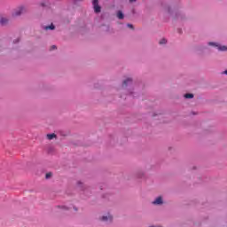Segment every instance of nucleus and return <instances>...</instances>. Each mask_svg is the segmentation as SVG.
<instances>
[{
  "label": "nucleus",
  "mask_w": 227,
  "mask_h": 227,
  "mask_svg": "<svg viewBox=\"0 0 227 227\" xmlns=\"http://www.w3.org/2000/svg\"><path fill=\"white\" fill-rule=\"evenodd\" d=\"M132 83V79L128 78L123 82V86H128V84H131Z\"/></svg>",
  "instance_id": "20e7f679"
},
{
  "label": "nucleus",
  "mask_w": 227,
  "mask_h": 227,
  "mask_svg": "<svg viewBox=\"0 0 227 227\" xmlns=\"http://www.w3.org/2000/svg\"><path fill=\"white\" fill-rule=\"evenodd\" d=\"M44 29H45L46 31H48V29L52 30V29H55V27H54L53 24H51V25H50V26H46V27H44Z\"/></svg>",
  "instance_id": "6e6552de"
},
{
  "label": "nucleus",
  "mask_w": 227,
  "mask_h": 227,
  "mask_svg": "<svg viewBox=\"0 0 227 227\" xmlns=\"http://www.w3.org/2000/svg\"><path fill=\"white\" fill-rule=\"evenodd\" d=\"M225 75H227V70L224 71Z\"/></svg>",
  "instance_id": "a211bd4d"
},
{
  "label": "nucleus",
  "mask_w": 227,
  "mask_h": 227,
  "mask_svg": "<svg viewBox=\"0 0 227 227\" xmlns=\"http://www.w3.org/2000/svg\"><path fill=\"white\" fill-rule=\"evenodd\" d=\"M51 176H52V173H51V172L47 173L46 176H45V177L47 179L51 178Z\"/></svg>",
  "instance_id": "9b49d317"
},
{
  "label": "nucleus",
  "mask_w": 227,
  "mask_h": 227,
  "mask_svg": "<svg viewBox=\"0 0 227 227\" xmlns=\"http://www.w3.org/2000/svg\"><path fill=\"white\" fill-rule=\"evenodd\" d=\"M117 17H118V19H120V20H121V19H123V12H121V11H118V12H117Z\"/></svg>",
  "instance_id": "0eeeda50"
},
{
  "label": "nucleus",
  "mask_w": 227,
  "mask_h": 227,
  "mask_svg": "<svg viewBox=\"0 0 227 227\" xmlns=\"http://www.w3.org/2000/svg\"><path fill=\"white\" fill-rule=\"evenodd\" d=\"M153 205H162V197H158L156 200L153 202Z\"/></svg>",
  "instance_id": "7ed1b4c3"
},
{
  "label": "nucleus",
  "mask_w": 227,
  "mask_h": 227,
  "mask_svg": "<svg viewBox=\"0 0 227 227\" xmlns=\"http://www.w3.org/2000/svg\"><path fill=\"white\" fill-rule=\"evenodd\" d=\"M56 138V134L52 133V134H48L47 135V139H49L50 141Z\"/></svg>",
  "instance_id": "423d86ee"
},
{
  "label": "nucleus",
  "mask_w": 227,
  "mask_h": 227,
  "mask_svg": "<svg viewBox=\"0 0 227 227\" xmlns=\"http://www.w3.org/2000/svg\"><path fill=\"white\" fill-rule=\"evenodd\" d=\"M92 4H93L95 13H100L102 8L98 4V0H93Z\"/></svg>",
  "instance_id": "f257e3e1"
},
{
  "label": "nucleus",
  "mask_w": 227,
  "mask_h": 227,
  "mask_svg": "<svg viewBox=\"0 0 227 227\" xmlns=\"http://www.w3.org/2000/svg\"><path fill=\"white\" fill-rule=\"evenodd\" d=\"M101 221L104 223H111L113 221V216L108 215L107 216H102Z\"/></svg>",
  "instance_id": "f03ea898"
},
{
  "label": "nucleus",
  "mask_w": 227,
  "mask_h": 227,
  "mask_svg": "<svg viewBox=\"0 0 227 227\" xmlns=\"http://www.w3.org/2000/svg\"><path fill=\"white\" fill-rule=\"evenodd\" d=\"M54 49H56V45H52L51 51H54Z\"/></svg>",
  "instance_id": "2eb2a0df"
},
{
  "label": "nucleus",
  "mask_w": 227,
  "mask_h": 227,
  "mask_svg": "<svg viewBox=\"0 0 227 227\" xmlns=\"http://www.w3.org/2000/svg\"><path fill=\"white\" fill-rule=\"evenodd\" d=\"M164 43H166V39H161L160 41V45H164Z\"/></svg>",
  "instance_id": "ddd939ff"
},
{
  "label": "nucleus",
  "mask_w": 227,
  "mask_h": 227,
  "mask_svg": "<svg viewBox=\"0 0 227 227\" xmlns=\"http://www.w3.org/2000/svg\"><path fill=\"white\" fill-rule=\"evenodd\" d=\"M219 51H227V47L226 46H220L218 47Z\"/></svg>",
  "instance_id": "9d476101"
},
{
  "label": "nucleus",
  "mask_w": 227,
  "mask_h": 227,
  "mask_svg": "<svg viewBox=\"0 0 227 227\" xmlns=\"http://www.w3.org/2000/svg\"><path fill=\"white\" fill-rule=\"evenodd\" d=\"M22 13V9H20L19 11H17L16 12H15V15L17 16V15H20Z\"/></svg>",
  "instance_id": "f8f14e48"
},
{
  "label": "nucleus",
  "mask_w": 227,
  "mask_h": 227,
  "mask_svg": "<svg viewBox=\"0 0 227 227\" xmlns=\"http://www.w3.org/2000/svg\"><path fill=\"white\" fill-rule=\"evenodd\" d=\"M0 22H1L2 26H6V24H8V19L2 18Z\"/></svg>",
  "instance_id": "39448f33"
},
{
  "label": "nucleus",
  "mask_w": 227,
  "mask_h": 227,
  "mask_svg": "<svg viewBox=\"0 0 227 227\" xmlns=\"http://www.w3.org/2000/svg\"><path fill=\"white\" fill-rule=\"evenodd\" d=\"M127 26L129 27V29H134V26L132 24H128Z\"/></svg>",
  "instance_id": "4468645a"
},
{
  "label": "nucleus",
  "mask_w": 227,
  "mask_h": 227,
  "mask_svg": "<svg viewBox=\"0 0 227 227\" xmlns=\"http://www.w3.org/2000/svg\"><path fill=\"white\" fill-rule=\"evenodd\" d=\"M184 98H194V95L191 93H187L184 95Z\"/></svg>",
  "instance_id": "1a4fd4ad"
},
{
  "label": "nucleus",
  "mask_w": 227,
  "mask_h": 227,
  "mask_svg": "<svg viewBox=\"0 0 227 227\" xmlns=\"http://www.w3.org/2000/svg\"><path fill=\"white\" fill-rule=\"evenodd\" d=\"M208 45H215V43H208Z\"/></svg>",
  "instance_id": "dca6fc26"
},
{
  "label": "nucleus",
  "mask_w": 227,
  "mask_h": 227,
  "mask_svg": "<svg viewBox=\"0 0 227 227\" xmlns=\"http://www.w3.org/2000/svg\"><path fill=\"white\" fill-rule=\"evenodd\" d=\"M137 0H129V3H136Z\"/></svg>",
  "instance_id": "f3484780"
}]
</instances>
